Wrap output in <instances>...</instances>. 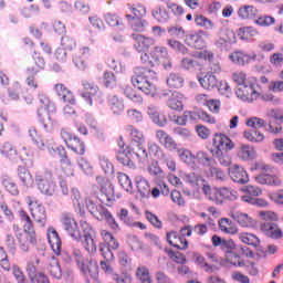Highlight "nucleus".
<instances>
[{"label":"nucleus","mask_w":283,"mask_h":283,"mask_svg":"<svg viewBox=\"0 0 283 283\" xmlns=\"http://www.w3.org/2000/svg\"><path fill=\"white\" fill-rule=\"evenodd\" d=\"M148 154L149 156H154L157 160L165 158L166 154L163 148L156 143H148Z\"/></svg>","instance_id":"obj_57"},{"label":"nucleus","mask_w":283,"mask_h":283,"mask_svg":"<svg viewBox=\"0 0 283 283\" xmlns=\"http://www.w3.org/2000/svg\"><path fill=\"white\" fill-rule=\"evenodd\" d=\"M48 240L53 253L61 255V237H59V232L54 228L48 229Z\"/></svg>","instance_id":"obj_22"},{"label":"nucleus","mask_w":283,"mask_h":283,"mask_svg":"<svg viewBox=\"0 0 283 283\" xmlns=\"http://www.w3.org/2000/svg\"><path fill=\"white\" fill-rule=\"evenodd\" d=\"M166 83L170 90H180V87L185 86V77L180 73H170Z\"/></svg>","instance_id":"obj_33"},{"label":"nucleus","mask_w":283,"mask_h":283,"mask_svg":"<svg viewBox=\"0 0 283 283\" xmlns=\"http://www.w3.org/2000/svg\"><path fill=\"white\" fill-rule=\"evenodd\" d=\"M238 156L242 160H251V158H255V149L249 145H241L238 151Z\"/></svg>","instance_id":"obj_50"},{"label":"nucleus","mask_w":283,"mask_h":283,"mask_svg":"<svg viewBox=\"0 0 283 283\" xmlns=\"http://www.w3.org/2000/svg\"><path fill=\"white\" fill-rule=\"evenodd\" d=\"M219 39L220 41H223V43H235V32L229 28H221L219 32Z\"/></svg>","instance_id":"obj_49"},{"label":"nucleus","mask_w":283,"mask_h":283,"mask_svg":"<svg viewBox=\"0 0 283 283\" xmlns=\"http://www.w3.org/2000/svg\"><path fill=\"white\" fill-rule=\"evenodd\" d=\"M108 107L115 114V116H120L125 112V102L123 98L116 95L108 96Z\"/></svg>","instance_id":"obj_28"},{"label":"nucleus","mask_w":283,"mask_h":283,"mask_svg":"<svg viewBox=\"0 0 283 283\" xmlns=\"http://www.w3.org/2000/svg\"><path fill=\"white\" fill-rule=\"evenodd\" d=\"M52 180H53V176H52V171L50 170H46L42 175L35 176L38 189L41 191V193H44V196H53L54 184H52Z\"/></svg>","instance_id":"obj_9"},{"label":"nucleus","mask_w":283,"mask_h":283,"mask_svg":"<svg viewBox=\"0 0 283 283\" xmlns=\"http://www.w3.org/2000/svg\"><path fill=\"white\" fill-rule=\"evenodd\" d=\"M195 25L197 28H203V30H213L214 28L213 21L202 14L195 15Z\"/></svg>","instance_id":"obj_47"},{"label":"nucleus","mask_w":283,"mask_h":283,"mask_svg":"<svg viewBox=\"0 0 283 283\" xmlns=\"http://www.w3.org/2000/svg\"><path fill=\"white\" fill-rule=\"evenodd\" d=\"M158 81V74L147 67H136L134 75L132 76V83L134 87L144 92L147 96H154L156 94V83Z\"/></svg>","instance_id":"obj_3"},{"label":"nucleus","mask_w":283,"mask_h":283,"mask_svg":"<svg viewBox=\"0 0 283 283\" xmlns=\"http://www.w3.org/2000/svg\"><path fill=\"white\" fill-rule=\"evenodd\" d=\"M86 209L90 211L92 216L96 218V220H103V213L107 208L103 207L102 205L96 206V203L88 201L86 202Z\"/></svg>","instance_id":"obj_43"},{"label":"nucleus","mask_w":283,"mask_h":283,"mask_svg":"<svg viewBox=\"0 0 283 283\" xmlns=\"http://www.w3.org/2000/svg\"><path fill=\"white\" fill-rule=\"evenodd\" d=\"M238 98L241 101L253 103V101H258L260 97V93L258 92V82L253 80L248 84H243L239 86L235 91Z\"/></svg>","instance_id":"obj_7"},{"label":"nucleus","mask_w":283,"mask_h":283,"mask_svg":"<svg viewBox=\"0 0 283 283\" xmlns=\"http://www.w3.org/2000/svg\"><path fill=\"white\" fill-rule=\"evenodd\" d=\"M245 125H247V127H251V129L260 130V129H262V127H265L266 122H264V119L259 118V117H250L245 122Z\"/></svg>","instance_id":"obj_62"},{"label":"nucleus","mask_w":283,"mask_h":283,"mask_svg":"<svg viewBox=\"0 0 283 283\" xmlns=\"http://www.w3.org/2000/svg\"><path fill=\"white\" fill-rule=\"evenodd\" d=\"M231 218L234 222H238V224L243 229H253V227L258 224V221H255V219H252L251 216L244 212H233Z\"/></svg>","instance_id":"obj_19"},{"label":"nucleus","mask_w":283,"mask_h":283,"mask_svg":"<svg viewBox=\"0 0 283 283\" xmlns=\"http://www.w3.org/2000/svg\"><path fill=\"white\" fill-rule=\"evenodd\" d=\"M149 54L150 59H153L157 65L161 63L164 70H171V67H174L167 46L156 45L153 48Z\"/></svg>","instance_id":"obj_8"},{"label":"nucleus","mask_w":283,"mask_h":283,"mask_svg":"<svg viewBox=\"0 0 283 283\" xmlns=\"http://www.w3.org/2000/svg\"><path fill=\"white\" fill-rule=\"evenodd\" d=\"M99 165L104 174H107L108 176H112V174H114V164H112V161H109L107 157L99 156Z\"/></svg>","instance_id":"obj_63"},{"label":"nucleus","mask_w":283,"mask_h":283,"mask_svg":"<svg viewBox=\"0 0 283 283\" xmlns=\"http://www.w3.org/2000/svg\"><path fill=\"white\" fill-rule=\"evenodd\" d=\"M135 277H137L140 283H151V274L149 273V268L145 265H139L136 270Z\"/></svg>","instance_id":"obj_42"},{"label":"nucleus","mask_w":283,"mask_h":283,"mask_svg":"<svg viewBox=\"0 0 283 283\" xmlns=\"http://www.w3.org/2000/svg\"><path fill=\"white\" fill-rule=\"evenodd\" d=\"M73 260L83 275H90L93 280L98 277V263L96 261L87 259L80 250L73 252Z\"/></svg>","instance_id":"obj_4"},{"label":"nucleus","mask_w":283,"mask_h":283,"mask_svg":"<svg viewBox=\"0 0 283 283\" xmlns=\"http://www.w3.org/2000/svg\"><path fill=\"white\" fill-rule=\"evenodd\" d=\"M219 229L222 233H228L229 235H235L238 233V227L227 218L219 221Z\"/></svg>","instance_id":"obj_38"},{"label":"nucleus","mask_w":283,"mask_h":283,"mask_svg":"<svg viewBox=\"0 0 283 283\" xmlns=\"http://www.w3.org/2000/svg\"><path fill=\"white\" fill-rule=\"evenodd\" d=\"M258 14H260V10L254 6L244 4L238 10V17L243 21L258 19Z\"/></svg>","instance_id":"obj_25"},{"label":"nucleus","mask_w":283,"mask_h":283,"mask_svg":"<svg viewBox=\"0 0 283 283\" xmlns=\"http://www.w3.org/2000/svg\"><path fill=\"white\" fill-rule=\"evenodd\" d=\"M124 96L132 101L133 103H136L137 105H140L143 103V96L140 94H137L132 86H125L123 90Z\"/></svg>","instance_id":"obj_51"},{"label":"nucleus","mask_w":283,"mask_h":283,"mask_svg":"<svg viewBox=\"0 0 283 283\" xmlns=\"http://www.w3.org/2000/svg\"><path fill=\"white\" fill-rule=\"evenodd\" d=\"M73 205L76 207V211H78L80 216H85V199L81 197V192L78 190L73 189Z\"/></svg>","instance_id":"obj_45"},{"label":"nucleus","mask_w":283,"mask_h":283,"mask_svg":"<svg viewBox=\"0 0 283 283\" xmlns=\"http://www.w3.org/2000/svg\"><path fill=\"white\" fill-rule=\"evenodd\" d=\"M209 36V33L205 30H199L197 33L188 34L185 39L187 45L190 48H195V50H202L207 42H205V38Z\"/></svg>","instance_id":"obj_14"},{"label":"nucleus","mask_w":283,"mask_h":283,"mask_svg":"<svg viewBox=\"0 0 283 283\" xmlns=\"http://www.w3.org/2000/svg\"><path fill=\"white\" fill-rule=\"evenodd\" d=\"M82 85L84 90L87 92V93H83L82 96L83 98H85L88 105H92V96L98 93V85L92 82V80H83Z\"/></svg>","instance_id":"obj_30"},{"label":"nucleus","mask_w":283,"mask_h":283,"mask_svg":"<svg viewBox=\"0 0 283 283\" xmlns=\"http://www.w3.org/2000/svg\"><path fill=\"white\" fill-rule=\"evenodd\" d=\"M18 178L22 185V187H27L30 189L34 185V178L30 170L23 166L18 167Z\"/></svg>","instance_id":"obj_29"},{"label":"nucleus","mask_w":283,"mask_h":283,"mask_svg":"<svg viewBox=\"0 0 283 283\" xmlns=\"http://www.w3.org/2000/svg\"><path fill=\"white\" fill-rule=\"evenodd\" d=\"M217 205H222L223 200H238V191L231 188H219L214 192Z\"/></svg>","instance_id":"obj_23"},{"label":"nucleus","mask_w":283,"mask_h":283,"mask_svg":"<svg viewBox=\"0 0 283 283\" xmlns=\"http://www.w3.org/2000/svg\"><path fill=\"white\" fill-rule=\"evenodd\" d=\"M229 176L233 182L247 185L249 182V174L242 166L233 165L229 168Z\"/></svg>","instance_id":"obj_18"},{"label":"nucleus","mask_w":283,"mask_h":283,"mask_svg":"<svg viewBox=\"0 0 283 283\" xmlns=\"http://www.w3.org/2000/svg\"><path fill=\"white\" fill-rule=\"evenodd\" d=\"M20 222L22 223V232L17 234L18 247L23 253H28L32 247H36L38 238L34 229V221L28 211L21 209L18 211Z\"/></svg>","instance_id":"obj_1"},{"label":"nucleus","mask_w":283,"mask_h":283,"mask_svg":"<svg viewBox=\"0 0 283 283\" xmlns=\"http://www.w3.org/2000/svg\"><path fill=\"white\" fill-rule=\"evenodd\" d=\"M151 17L157 23H167L169 21V11L165 7H157L151 10Z\"/></svg>","instance_id":"obj_39"},{"label":"nucleus","mask_w":283,"mask_h":283,"mask_svg":"<svg viewBox=\"0 0 283 283\" xmlns=\"http://www.w3.org/2000/svg\"><path fill=\"white\" fill-rule=\"evenodd\" d=\"M238 239L243 244H248L249 247H253L254 249H258L261 244L260 238H258V235L250 233V232L239 233Z\"/></svg>","instance_id":"obj_32"},{"label":"nucleus","mask_w":283,"mask_h":283,"mask_svg":"<svg viewBox=\"0 0 283 283\" xmlns=\"http://www.w3.org/2000/svg\"><path fill=\"white\" fill-rule=\"evenodd\" d=\"M126 19L134 32H146L149 22L143 18H134L132 14H126Z\"/></svg>","instance_id":"obj_27"},{"label":"nucleus","mask_w":283,"mask_h":283,"mask_svg":"<svg viewBox=\"0 0 283 283\" xmlns=\"http://www.w3.org/2000/svg\"><path fill=\"white\" fill-rule=\"evenodd\" d=\"M263 174L255 177L259 185H269L270 187H280L282 185V179L273 174V168H262Z\"/></svg>","instance_id":"obj_13"},{"label":"nucleus","mask_w":283,"mask_h":283,"mask_svg":"<svg viewBox=\"0 0 283 283\" xmlns=\"http://www.w3.org/2000/svg\"><path fill=\"white\" fill-rule=\"evenodd\" d=\"M184 118L186 123H193V120H203V123H210V125L216 124V118L211 117V115L207 114L205 111H185Z\"/></svg>","instance_id":"obj_17"},{"label":"nucleus","mask_w":283,"mask_h":283,"mask_svg":"<svg viewBox=\"0 0 283 283\" xmlns=\"http://www.w3.org/2000/svg\"><path fill=\"white\" fill-rule=\"evenodd\" d=\"M177 151L180 160L182 163H186V165H196V155H193L190 150L185 149V148H178L175 150Z\"/></svg>","instance_id":"obj_44"},{"label":"nucleus","mask_w":283,"mask_h":283,"mask_svg":"<svg viewBox=\"0 0 283 283\" xmlns=\"http://www.w3.org/2000/svg\"><path fill=\"white\" fill-rule=\"evenodd\" d=\"M261 231L268 235V238H271L272 240H282L283 232L282 228L277 226V223L268 222L261 224Z\"/></svg>","instance_id":"obj_20"},{"label":"nucleus","mask_w":283,"mask_h":283,"mask_svg":"<svg viewBox=\"0 0 283 283\" xmlns=\"http://www.w3.org/2000/svg\"><path fill=\"white\" fill-rule=\"evenodd\" d=\"M2 185L11 196H19V187L10 179V177H4L2 179Z\"/></svg>","instance_id":"obj_60"},{"label":"nucleus","mask_w":283,"mask_h":283,"mask_svg":"<svg viewBox=\"0 0 283 283\" xmlns=\"http://www.w3.org/2000/svg\"><path fill=\"white\" fill-rule=\"evenodd\" d=\"M167 45L171 48L175 52H178L179 54H189V49L182 44V42L174 39L167 40Z\"/></svg>","instance_id":"obj_59"},{"label":"nucleus","mask_w":283,"mask_h":283,"mask_svg":"<svg viewBox=\"0 0 283 283\" xmlns=\"http://www.w3.org/2000/svg\"><path fill=\"white\" fill-rule=\"evenodd\" d=\"M134 41L133 48L140 54V52H149L153 45H156V39L151 36H146L143 34H132Z\"/></svg>","instance_id":"obj_10"},{"label":"nucleus","mask_w":283,"mask_h":283,"mask_svg":"<svg viewBox=\"0 0 283 283\" xmlns=\"http://www.w3.org/2000/svg\"><path fill=\"white\" fill-rule=\"evenodd\" d=\"M105 21L107 25H111V28L120 27V30H125V24H123V19H120L117 14L106 13Z\"/></svg>","instance_id":"obj_53"},{"label":"nucleus","mask_w":283,"mask_h":283,"mask_svg":"<svg viewBox=\"0 0 283 283\" xmlns=\"http://www.w3.org/2000/svg\"><path fill=\"white\" fill-rule=\"evenodd\" d=\"M55 91L57 96L61 98L64 106V114H71L72 112V91L67 90L63 84H56Z\"/></svg>","instance_id":"obj_15"},{"label":"nucleus","mask_w":283,"mask_h":283,"mask_svg":"<svg viewBox=\"0 0 283 283\" xmlns=\"http://www.w3.org/2000/svg\"><path fill=\"white\" fill-rule=\"evenodd\" d=\"M233 147H235V145L227 135L222 133L214 134L211 154L212 156H221L222 154H227V151L233 149Z\"/></svg>","instance_id":"obj_6"},{"label":"nucleus","mask_w":283,"mask_h":283,"mask_svg":"<svg viewBox=\"0 0 283 283\" xmlns=\"http://www.w3.org/2000/svg\"><path fill=\"white\" fill-rule=\"evenodd\" d=\"M133 148V156L136 158L137 163L145 165V163H149V153L145 149V145L135 146Z\"/></svg>","instance_id":"obj_41"},{"label":"nucleus","mask_w":283,"mask_h":283,"mask_svg":"<svg viewBox=\"0 0 283 283\" xmlns=\"http://www.w3.org/2000/svg\"><path fill=\"white\" fill-rule=\"evenodd\" d=\"M137 185V191L140 195V198H148L151 193V189L149 188V181H147L142 176H137L135 178Z\"/></svg>","instance_id":"obj_34"},{"label":"nucleus","mask_w":283,"mask_h":283,"mask_svg":"<svg viewBox=\"0 0 283 283\" xmlns=\"http://www.w3.org/2000/svg\"><path fill=\"white\" fill-rule=\"evenodd\" d=\"M201 165L202 167H211L213 165V157L205 150H199L195 155V164Z\"/></svg>","instance_id":"obj_36"},{"label":"nucleus","mask_w":283,"mask_h":283,"mask_svg":"<svg viewBox=\"0 0 283 283\" xmlns=\"http://www.w3.org/2000/svg\"><path fill=\"white\" fill-rule=\"evenodd\" d=\"M0 266L3 269V271L10 272L12 269V265L10 264V259L8 256V252H6V249L3 247H0Z\"/></svg>","instance_id":"obj_61"},{"label":"nucleus","mask_w":283,"mask_h":283,"mask_svg":"<svg viewBox=\"0 0 283 283\" xmlns=\"http://www.w3.org/2000/svg\"><path fill=\"white\" fill-rule=\"evenodd\" d=\"M226 260L229 264H232V266H244V261L238 252L227 251Z\"/></svg>","instance_id":"obj_58"},{"label":"nucleus","mask_w":283,"mask_h":283,"mask_svg":"<svg viewBox=\"0 0 283 283\" xmlns=\"http://www.w3.org/2000/svg\"><path fill=\"white\" fill-rule=\"evenodd\" d=\"M166 238L170 247H174L175 249H179L180 251H185V249L189 247L187 239H185L184 237H180V234L176 231L168 232Z\"/></svg>","instance_id":"obj_21"},{"label":"nucleus","mask_w":283,"mask_h":283,"mask_svg":"<svg viewBox=\"0 0 283 283\" xmlns=\"http://www.w3.org/2000/svg\"><path fill=\"white\" fill-rule=\"evenodd\" d=\"M25 271L31 283H50L45 272L36 271V265L33 262L27 263Z\"/></svg>","instance_id":"obj_16"},{"label":"nucleus","mask_w":283,"mask_h":283,"mask_svg":"<svg viewBox=\"0 0 283 283\" xmlns=\"http://www.w3.org/2000/svg\"><path fill=\"white\" fill-rule=\"evenodd\" d=\"M72 240L81 242L83 249H85L90 255H94L97 251L96 230H94L92 224L87 223V221H74Z\"/></svg>","instance_id":"obj_2"},{"label":"nucleus","mask_w":283,"mask_h":283,"mask_svg":"<svg viewBox=\"0 0 283 283\" xmlns=\"http://www.w3.org/2000/svg\"><path fill=\"white\" fill-rule=\"evenodd\" d=\"M48 271L52 277H55L56 280H61V275H63V272L61 271V265H59V260L54 256H51L49 259V265Z\"/></svg>","instance_id":"obj_40"},{"label":"nucleus","mask_w":283,"mask_h":283,"mask_svg":"<svg viewBox=\"0 0 283 283\" xmlns=\"http://www.w3.org/2000/svg\"><path fill=\"white\" fill-rule=\"evenodd\" d=\"M27 78L25 83L30 90H39V81L36 80V74H39V70L32 67H27L25 71Z\"/></svg>","instance_id":"obj_35"},{"label":"nucleus","mask_w":283,"mask_h":283,"mask_svg":"<svg viewBox=\"0 0 283 283\" xmlns=\"http://www.w3.org/2000/svg\"><path fill=\"white\" fill-rule=\"evenodd\" d=\"M230 61L234 63L235 65H249L251 61H264V55H258V54H245L242 51H234L229 55Z\"/></svg>","instance_id":"obj_12"},{"label":"nucleus","mask_w":283,"mask_h":283,"mask_svg":"<svg viewBox=\"0 0 283 283\" xmlns=\"http://www.w3.org/2000/svg\"><path fill=\"white\" fill-rule=\"evenodd\" d=\"M0 154H2V156H6V158L12 159L17 157V148H14V146H12V144H10L9 142H4L0 146Z\"/></svg>","instance_id":"obj_56"},{"label":"nucleus","mask_w":283,"mask_h":283,"mask_svg":"<svg viewBox=\"0 0 283 283\" xmlns=\"http://www.w3.org/2000/svg\"><path fill=\"white\" fill-rule=\"evenodd\" d=\"M127 132H129L132 147H143L145 145V134L140 129L128 125Z\"/></svg>","instance_id":"obj_24"},{"label":"nucleus","mask_w":283,"mask_h":283,"mask_svg":"<svg viewBox=\"0 0 283 283\" xmlns=\"http://www.w3.org/2000/svg\"><path fill=\"white\" fill-rule=\"evenodd\" d=\"M127 7L134 19H143L147 14V9L143 4H128Z\"/></svg>","instance_id":"obj_55"},{"label":"nucleus","mask_w":283,"mask_h":283,"mask_svg":"<svg viewBox=\"0 0 283 283\" xmlns=\"http://www.w3.org/2000/svg\"><path fill=\"white\" fill-rule=\"evenodd\" d=\"M25 202L30 208L31 216L36 224H39V227H45V224H48V212L45 211V207L32 196H28Z\"/></svg>","instance_id":"obj_5"},{"label":"nucleus","mask_w":283,"mask_h":283,"mask_svg":"<svg viewBox=\"0 0 283 283\" xmlns=\"http://www.w3.org/2000/svg\"><path fill=\"white\" fill-rule=\"evenodd\" d=\"M199 83L203 90H216L219 85L218 77L213 74H206L203 77H200Z\"/></svg>","instance_id":"obj_37"},{"label":"nucleus","mask_w":283,"mask_h":283,"mask_svg":"<svg viewBox=\"0 0 283 283\" xmlns=\"http://www.w3.org/2000/svg\"><path fill=\"white\" fill-rule=\"evenodd\" d=\"M232 81H234L238 87H240L242 85H247L248 83L255 81V78L247 77V73L242 71H237L232 74Z\"/></svg>","instance_id":"obj_48"},{"label":"nucleus","mask_w":283,"mask_h":283,"mask_svg":"<svg viewBox=\"0 0 283 283\" xmlns=\"http://www.w3.org/2000/svg\"><path fill=\"white\" fill-rule=\"evenodd\" d=\"M243 137L245 140H249V143H262L264 140V134L255 129L244 130Z\"/></svg>","instance_id":"obj_46"},{"label":"nucleus","mask_w":283,"mask_h":283,"mask_svg":"<svg viewBox=\"0 0 283 283\" xmlns=\"http://www.w3.org/2000/svg\"><path fill=\"white\" fill-rule=\"evenodd\" d=\"M117 180L120 187L127 191V193H132V191H134L132 179H129V176H127L125 172H117Z\"/></svg>","instance_id":"obj_52"},{"label":"nucleus","mask_w":283,"mask_h":283,"mask_svg":"<svg viewBox=\"0 0 283 283\" xmlns=\"http://www.w3.org/2000/svg\"><path fill=\"white\" fill-rule=\"evenodd\" d=\"M155 138L167 151H176L178 149V143L165 129H157L155 132Z\"/></svg>","instance_id":"obj_11"},{"label":"nucleus","mask_w":283,"mask_h":283,"mask_svg":"<svg viewBox=\"0 0 283 283\" xmlns=\"http://www.w3.org/2000/svg\"><path fill=\"white\" fill-rule=\"evenodd\" d=\"M12 273L18 283H30V281H28L25 277V273H23L19 265H13Z\"/></svg>","instance_id":"obj_64"},{"label":"nucleus","mask_w":283,"mask_h":283,"mask_svg":"<svg viewBox=\"0 0 283 283\" xmlns=\"http://www.w3.org/2000/svg\"><path fill=\"white\" fill-rule=\"evenodd\" d=\"M96 182L99 185L102 193H104V198H106L107 202H112L114 198V187H112V184L107 182L105 178L97 176Z\"/></svg>","instance_id":"obj_31"},{"label":"nucleus","mask_w":283,"mask_h":283,"mask_svg":"<svg viewBox=\"0 0 283 283\" xmlns=\"http://www.w3.org/2000/svg\"><path fill=\"white\" fill-rule=\"evenodd\" d=\"M184 98L185 96L179 92H172L171 96L167 101V107L175 112H182V109H185V104L182 103Z\"/></svg>","instance_id":"obj_26"},{"label":"nucleus","mask_w":283,"mask_h":283,"mask_svg":"<svg viewBox=\"0 0 283 283\" xmlns=\"http://www.w3.org/2000/svg\"><path fill=\"white\" fill-rule=\"evenodd\" d=\"M202 176L197 175L196 172H189L187 175L184 176V180L185 182H187L188 185H191V187H199L202 186L203 182Z\"/></svg>","instance_id":"obj_54"}]
</instances>
